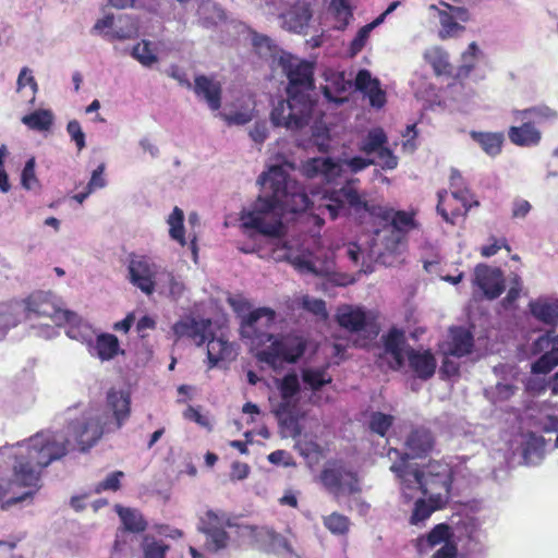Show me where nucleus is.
Instances as JSON below:
<instances>
[{"label": "nucleus", "instance_id": "f257e3e1", "mask_svg": "<svg viewBox=\"0 0 558 558\" xmlns=\"http://www.w3.org/2000/svg\"><path fill=\"white\" fill-rule=\"evenodd\" d=\"M258 182L262 185V193L251 209L242 211L241 225L244 229H254L269 236L272 246L271 257L277 262H288L302 272L318 274V270L311 252L304 246V239L283 233V211L310 210L318 219L326 214L330 219H336L351 211L357 215H377L388 223L376 232V241L381 242L385 250L391 254L401 252L405 233L413 227L411 215L391 208L371 206L351 183L338 190L325 187L315 191L310 198L304 189L281 166L270 167L268 172L259 177Z\"/></svg>", "mask_w": 558, "mask_h": 558}, {"label": "nucleus", "instance_id": "f03ea898", "mask_svg": "<svg viewBox=\"0 0 558 558\" xmlns=\"http://www.w3.org/2000/svg\"><path fill=\"white\" fill-rule=\"evenodd\" d=\"M130 396L123 390L111 389L107 395V407L113 420L99 410H88L78 420L70 423L69 438L62 432L41 430L32 437L0 448V456L13 460L14 482L21 486L39 488L43 470L52 461L65 456L75 444L81 451L93 447L105 433L120 429L130 416Z\"/></svg>", "mask_w": 558, "mask_h": 558}, {"label": "nucleus", "instance_id": "7ed1b4c3", "mask_svg": "<svg viewBox=\"0 0 558 558\" xmlns=\"http://www.w3.org/2000/svg\"><path fill=\"white\" fill-rule=\"evenodd\" d=\"M279 66L288 78V99L279 100L274 106L271 122L287 130H301L308 124L314 107L313 64L290 53H282Z\"/></svg>", "mask_w": 558, "mask_h": 558}, {"label": "nucleus", "instance_id": "20e7f679", "mask_svg": "<svg viewBox=\"0 0 558 558\" xmlns=\"http://www.w3.org/2000/svg\"><path fill=\"white\" fill-rule=\"evenodd\" d=\"M276 320V312L269 307H259L241 317L240 332L251 347L260 349L256 356L274 371L284 364L296 362L304 353L305 342L298 336L276 337L270 332Z\"/></svg>", "mask_w": 558, "mask_h": 558}, {"label": "nucleus", "instance_id": "39448f33", "mask_svg": "<svg viewBox=\"0 0 558 558\" xmlns=\"http://www.w3.org/2000/svg\"><path fill=\"white\" fill-rule=\"evenodd\" d=\"M391 471L400 478L402 498L410 502L422 493L430 500L446 501L450 485L457 478L458 471L452 470L448 463L433 461L422 468L410 464L391 465Z\"/></svg>", "mask_w": 558, "mask_h": 558}, {"label": "nucleus", "instance_id": "423d86ee", "mask_svg": "<svg viewBox=\"0 0 558 558\" xmlns=\"http://www.w3.org/2000/svg\"><path fill=\"white\" fill-rule=\"evenodd\" d=\"M381 359L387 361L391 369H400L404 365L405 359H408L411 368L423 379L433 376L436 368L434 356L427 351L418 352L411 349L407 344L403 331L398 329H391L384 337Z\"/></svg>", "mask_w": 558, "mask_h": 558}, {"label": "nucleus", "instance_id": "0eeeda50", "mask_svg": "<svg viewBox=\"0 0 558 558\" xmlns=\"http://www.w3.org/2000/svg\"><path fill=\"white\" fill-rule=\"evenodd\" d=\"M371 165H376L375 159L355 156L342 161H333L331 158H311L302 166L303 174L308 179H319L331 183L345 171L357 173Z\"/></svg>", "mask_w": 558, "mask_h": 558}, {"label": "nucleus", "instance_id": "6e6552de", "mask_svg": "<svg viewBox=\"0 0 558 558\" xmlns=\"http://www.w3.org/2000/svg\"><path fill=\"white\" fill-rule=\"evenodd\" d=\"M281 401L274 408L279 422L288 427L295 428L301 412L298 408L301 392V380L295 373L287 374L277 380Z\"/></svg>", "mask_w": 558, "mask_h": 558}, {"label": "nucleus", "instance_id": "1a4fd4ad", "mask_svg": "<svg viewBox=\"0 0 558 558\" xmlns=\"http://www.w3.org/2000/svg\"><path fill=\"white\" fill-rule=\"evenodd\" d=\"M359 150L366 156H374L375 162L383 170H393L399 165V158L389 147L386 132L381 128H373L361 137Z\"/></svg>", "mask_w": 558, "mask_h": 558}, {"label": "nucleus", "instance_id": "9d476101", "mask_svg": "<svg viewBox=\"0 0 558 558\" xmlns=\"http://www.w3.org/2000/svg\"><path fill=\"white\" fill-rule=\"evenodd\" d=\"M22 303L26 319L46 317L57 325L63 324V320L76 319L75 313L59 308L51 300V295L46 292L33 293L22 300Z\"/></svg>", "mask_w": 558, "mask_h": 558}, {"label": "nucleus", "instance_id": "9b49d317", "mask_svg": "<svg viewBox=\"0 0 558 558\" xmlns=\"http://www.w3.org/2000/svg\"><path fill=\"white\" fill-rule=\"evenodd\" d=\"M323 485L335 496H343L361 490L356 473L340 462L328 463L322 472Z\"/></svg>", "mask_w": 558, "mask_h": 558}, {"label": "nucleus", "instance_id": "f8f14e48", "mask_svg": "<svg viewBox=\"0 0 558 558\" xmlns=\"http://www.w3.org/2000/svg\"><path fill=\"white\" fill-rule=\"evenodd\" d=\"M337 322L350 332H363L376 336L378 330L372 312L353 305H341L337 311Z\"/></svg>", "mask_w": 558, "mask_h": 558}, {"label": "nucleus", "instance_id": "ddd939ff", "mask_svg": "<svg viewBox=\"0 0 558 558\" xmlns=\"http://www.w3.org/2000/svg\"><path fill=\"white\" fill-rule=\"evenodd\" d=\"M128 268L130 282L143 293L147 295L153 294L154 284L162 266L156 264L148 257L138 256L130 260Z\"/></svg>", "mask_w": 558, "mask_h": 558}, {"label": "nucleus", "instance_id": "4468645a", "mask_svg": "<svg viewBox=\"0 0 558 558\" xmlns=\"http://www.w3.org/2000/svg\"><path fill=\"white\" fill-rule=\"evenodd\" d=\"M444 9H439L435 4L428 7L429 11H435L438 14L440 31L439 37L446 39L460 35L464 31L462 23L469 21V12L461 7H452L447 3H441Z\"/></svg>", "mask_w": 558, "mask_h": 558}, {"label": "nucleus", "instance_id": "2eb2a0df", "mask_svg": "<svg viewBox=\"0 0 558 558\" xmlns=\"http://www.w3.org/2000/svg\"><path fill=\"white\" fill-rule=\"evenodd\" d=\"M532 351L534 354H542L541 357L532 364V372L535 374H547L558 365V335L548 331L541 336L534 343Z\"/></svg>", "mask_w": 558, "mask_h": 558}, {"label": "nucleus", "instance_id": "dca6fc26", "mask_svg": "<svg viewBox=\"0 0 558 558\" xmlns=\"http://www.w3.org/2000/svg\"><path fill=\"white\" fill-rule=\"evenodd\" d=\"M241 535L250 537L260 548L277 554L291 553V546L287 538L266 526L244 525Z\"/></svg>", "mask_w": 558, "mask_h": 558}, {"label": "nucleus", "instance_id": "f3484780", "mask_svg": "<svg viewBox=\"0 0 558 558\" xmlns=\"http://www.w3.org/2000/svg\"><path fill=\"white\" fill-rule=\"evenodd\" d=\"M225 515L220 517L214 511L206 512L199 529L206 534V545L208 549L218 551L228 546L229 536L225 531Z\"/></svg>", "mask_w": 558, "mask_h": 558}, {"label": "nucleus", "instance_id": "a211bd4d", "mask_svg": "<svg viewBox=\"0 0 558 558\" xmlns=\"http://www.w3.org/2000/svg\"><path fill=\"white\" fill-rule=\"evenodd\" d=\"M474 283L484 292V294L494 300L498 298L505 289L502 272L497 268L480 264L474 270Z\"/></svg>", "mask_w": 558, "mask_h": 558}, {"label": "nucleus", "instance_id": "6ab92c4d", "mask_svg": "<svg viewBox=\"0 0 558 558\" xmlns=\"http://www.w3.org/2000/svg\"><path fill=\"white\" fill-rule=\"evenodd\" d=\"M177 338L187 337L194 341L196 345H202L211 332V322L209 319L184 318L175 323L172 327Z\"/></svg>", "mask_w": 558, "mask_h": 558}, {"label": "nucleus", "instance_id": "aec40b11", "mask_svg": "<svg viewBox=\"0 0 558 558\" xmlns=\"http://www.w3.org/2000/svg\"><path fill=\"white\" fill-rule=\"evenodd\" d=\"M193 90L204 100L210 110L217 111L221 107V84L213 77L198 75L195 77Z\"/></svg>", "mask_w": 558, "mask_h": 558}, {"label": "nucleus", "instance_id": "412c9836", "mask_svg": "<svg viewBox=\"0 0 558 558\" xmlns=\"http://www.w3.org/2000/svg\"><path fill=\"white\" fill-rule=\"evenodd\" d=\"M325 84L320 86L325 98L335 104H342L347 98L342 96L350 87L351 80L345 78L344 73L327 70Z\"/></svg>", "mask_w": 558, "mask_h": 558}, {"label": "nucleus", "instance_id": "4be33fe9", "mask_svg": "<svg viewBox=\"0 0 558 558\" xmlns=\"http://www.w3.org/2000/svg\"><path fill=\"white\" fill-rule=\"evenodd\" d=\"M473 336L463 327H453L449 330L448 341L442 347L445 355L461 357L471 353Z\"/></svg>", "mask_w": 558, "mask_h": 558}, {"label": "nucleus", "instance_id": "5701e85b", "mask_svg": "<svg viewBox=\"0 0 558 558\" xmlns=\"http://www.w3.org/2000/svg\"><path fill=\"white\" fill-rule=\"evenodd\" d=\"M447 191H440L438 192V204H437V211L442 216V218L450 222L454 223V218L465 215L469 209L474 205L477 206V201H472V195L470 191L464 187H457L452 189L451 195L454 199L459 201L463 207V211L460 208H456L451 210V216L447 213V210L444 208V199L447 196Z\"/></svg>", "mask_w": 558, "mask_h": 558}, {"label": "nucleus", "instance_id": "b1692460", "mask_svg": "<svg viewBox=\"0 0 558 558\" xmlns=\"http://www.w3.org/2000/svg\"><path fill=\"white\" fill-rule=\"evenodd\" d=\"M92 356L98 357L100 361H110L124 351L120 347L119 339L112 333L96 335L88 348Z\"/></svg>", "mask_w": 558, "mask_h": 558}, {"label": "nucleus", "instance_id": "393cba45", "mask_svg": "<svg viewBox=\"0 0 558 558\" xmlns=\"http://www.w3.org/2000/svg\"><path fill=\"white\" fill-rule=\"evenodd\" d=\"M355 88L368 97L369 104L381 108L386 102V93L380 88L379 81L372 77L369 71L361 70L355 77Z\"/></svg>", "mask_w": 558, "mask_h": 558}, {"label": "nucleus", "instance_id": "a878e982", "mask_svg": "<svg viewBox=\"0 0 558 558\" xmlns=\"http://www.w3.org/2000/svg\"><path fill=\"white\" fill-rule=\"evenodd\" d=\"M236 356L234 344L221 337H211L207 344V359L209 367L218 365L219 362L232 361Z\"/></svg>", "mask_w": 558, "mask_h": 558}, {"label": "nucleus", "instance_id": "bb28decb", "mask_svg": "<svg viewBox=\"0 0 558 558\" xmlns=\"http://www.w3.org/2000/svg\"><path fill=\"white\" fill-rule=\"evenodd\" d=\"M185 290V286L179 276L162 267L154 284V292L158 291L173 300L180 299Z\"/></svg>", "mask_w": 558, "mask_h": 558}, {"label": "nucleus", "instance_id": "cd10ccee", "mask_svg": "<svg viewBox=\"0 0 558 558\" xmlns=\"http://www.w3.org/2000/svg\"><path fill=\"white\" fill-rule=\"evenodd\" d=\"M434 445L432 434L427 429L413 430L405 441V456L408 458H420L428 453Z\"/></svg>", "mask_w": 558, "mask_h": 558}, {"label": "nucleus", "instance_id": "c85d7f7f", "mask_svg": "<svg viewBox=\"0 0 558 558\" xmlns=\"http://www.w3.org/2000/svg\"><path fill=\"white\" fill-rule=\"evenodd\" d=\"M280 19L283 28L293 33H302L311 19V11L307 4L298 3L281 14Z\"/></svg>", "mask_w": 558, "mask_h": 558}, {"label": "nucleus", "instance_id": "c756f323", "mask_svg": "<svg viewBox=\"0 0 558 558\" xmlns=\"http://www.w3.org/2000/svg\"><path fill=\"white\" fill-rule=\"evenodd\" d=\"M138 34L140 25L136 17L129 14H122L117 17L113 31L108 32V40H131L137 38Z\"/></svg>", "mask_w": 558, "mask_h": 558}, {"label": "nucleus", "instance_id": "7c9ffc66", "mask_svg": "<svg viewBox=\"0 0 558 558\" xmlns=\"http://www.w3.org/2000/svg\"><path fill=\"white\" fill-rule=\"evenodd\" d=\"M301 377L304 390L318 391L323 386L330 384L331 375L327 366H307L301 369Z\"/></svg>", "mask_w": 558, "mask_h": 558}, {"label": "nucleus", "instance_id": "2f4dec72", "mask_svg": "<svg viewBox=\"0 0 558 558\" xmlns=\"http://www.w3.org/2000/svg\"><path fill=\"white\" fill-rule=\"evenodd\" d=\"M530 310L537 320L558 326V300L537 299L530 303Z\"/></svg>", "mask_w": 558, "mask_h": 558}, {"label": "nucleus", "instance_id": "473e14b6", "mask_svg": "<svg viewBox=\"0 0 558 558\" xmlns=\"http://www.w3.org/2000/svg\"><path fill=\"white\" fill-rule=\"evenodd\" d=\"M197 15L204 27H214L227 20L221 5L213 0H202L198 4Z\"/></svg>", "mask_w": 558, "mask_h": 558}, {"label": "nucleus", "instance_id": "72a5a7b5", "mask_svg": "<svg viewBox=\"0 0 558 558\" xmlns=\"http://www.w3.org/2000/svg\"><path fill=\"white\" fill-rule=\"evenodd\" d=\"M548 441H551V438L546 439L544 436L535 433L529 434L523 444V458L525 462L527 464L537 463L543 458Z\"/></svg>", "mask_w": 558, "mask_h": 558}, {"label": "nucleus", "instance_id": "f704fd0d", "mask_svg": "<svg viewBox=\"0 0 558 558\" xmlns=\"http://www.w3.org/2000/svg\"><path fill=\"white\" fill-rule=\"evenodd\" d=\"M470 136L489 156L500 154L505 136L501 132H476L472 131Z\"/></svg>", "mask_w": 558, "mask_h": 558}, {"label": "nucleus", "instance_id": "c9c22d12", "mask_svg": "<svg viewBox=\"0 0 558 558\" xmlns=\"http://www.w3.org/2000/svg\"><path fill=\"white\" fill-rule=\"evenodd\" d=\"M509 140L518 146H534L541 141V133L531 123L521 126H511L508 132Z\"/></svg>", "mask_w": 558, "mask_h": 558}, {"label": "nucleus", "instance_id": "e433bc0d", "mask_svg": "<svg viewBox=\"0 0 558 558\" xmlns=\"http://www.w3.org/2000/svg\"><path fill=\"white\" fill-rule=\"evenodd\" d=\"M63 323L69 325L65 331L68 337L86 344L87 349L89 345H92V341L94 340L96 333L89 324L82 320L77 315L76 319L63 320Z\"/></svg>", "mask_w": 558, "mask_h": 558}, {"label": "nucleus", "instance_id": "4c0bfd02", "mask_svg": "<svg viewBox=\"0 0 558 558\" xmlns=\"http://www.w3.org/2000/svg\"><path fill=\"white\" fill-rule=\"evenodd\" d=\"M424 59L432 65L436 75H448L451 73L448 54L439 47L428 48L424 52Z\"/></svg>", "mask_w": 558, "mask_h": 558}, {"label": "nucleus", "instance_id": "58836bf2", "mask_svg": "<svg viewBox=\"0 0 558 558\" xmlns=\"http://www.w3.org/2000/svg\"><path fill=\"white\" fill-rule=\"evenodd\" d=\"M53 113L48 109H39L22 118V123L31 130L48 131L53 124Z\"/></svg>", "mask_w": 558, "mask_h": 558}, {"label": "nucleus", "instance_id": "ea45409f", "mask_svg": "<svg viewBox=\"0 0 558 558\" xmlns=\"http://www.w3.org/2000/svg\"><path fill=\"white\" fill-rule=\"evenodd\" d=\"M131 56L144 68H151L159 61L157 53L153 49L151 41L147 39H143L133 46Z\"/></svg>", "mask_w": 558, "mask_h": 558}, {"label": "nucleus", "instance_id": "a19ab883", "mask_svg": "<svg viewBox=\"0 0 558 558\" xmlns=\"http://www.w3.org/2000/svg\"><path fill=\"white\" fill-rule=\"evenodd\" d=\"M445 501H435L428 498L426 502L423 498H417L414 504L413 512L410 517V523L412 525H418L427 520L432 513L439 509Z\"/></svg>", "mask_w": 558, "mask_h": 558}, {"label": "nucleus", "instance_id": "79ce46f5", "mask_svg": "<svg viewBox=\"0 0 558 558\" xmlns=\"http://www.w3.org/2000/svg\"><path fill=\"white\" fill-rule=\"evenodd\" d=\"M117 512L128 531L142 532L145 530L146 522L137 510L117 506Z\"/></svg>", "mask_w": 558, "mask_h": 558}, {"label": "nucleus", "instance_id": "37998d69", "mask_svg": "<svg viewBox=\"0 0 558 558\" xmlns=\"http://www.w3.org/2000/svg\"><path fill=\"white\" fill-rule=\"evenodd\" d=\"M0 315L7 323V327L13 328L25 318L24 305L22 301H15L7 304H0Z\"/></svg>", "mask_w": 558, "mask_h": 558}, {"label": "nucleus", "instance_id": "c03bdc74", "mask_svg": "<svg viewBox=\"0 0 558 558\" xmlns=\"http://www.w3.org/2000/svg\"><path fill=\"white\" fill-rule=\"evenodd\" d=\"M36 160L34 157H31L21 173V185L24 190L31 191L34 193H38L41 189V184L39 179L35 172Z\"/></svg>", "mask_w": 558, "mask_h": 558}, {"label": "nucleus", "instance_id": "a18cd8bd", "mask_svg": "<svg viewBox=\"0 0 558 558\" xmlns=\"http://www.w3.org/2000/svg\"><path fill=\"white\" fill-rule=\"evenodd\" d=\"M183 220L184 214L179 207H174L167 219L171 239L178 241L181 245L185 244Z\"/></svg>", "mask_w": 558, "mask_h": 558}, {"label": "nucleus", "instance_id": "49530a36", "mask_svg": "<svg viewBox=\"0 0 558 558\" xmlns=\"http://www.w3.org/2000/svg\"><path fill=\"white\" fill-rule=\"evenodd\" d=\"M26 86H29L32 89L31 104H34L36 93L38 92V84L33 75V71L24 66L21 69L16 80V92H22Z\"/></svg>", "mask_w": 558, "mask_h": 558}, {"label": "nucleus", "instance_id": "de8ad7c7", "mask_svg": "<svg viewBox=\"0 0 558 558\" xmlns=\"http://www.w3.org/2000/svg\"><path fill=\"white\" fill-rule=\"evenodd\" d=\"M514 390L515 388L509 383H497L494 387L485 389V395L493 402L506 401Z\"/></svg>", "mask_w": 558, "mask_h": 558}, {"label": "nucleus", "instance_id": "09e8293b", "mask_svg": "<svg viewBox=\"0 0 558 558\" xmlns=\"http://www.w3.org/2000/svg\"><path fill=\"white\" fill-rule=\"evenodd\" d=\"M329 10L340 23L339 28L348 25L349 19L352 16L348 0H331Z\"/></svg>", "mask_w": 558, "mask_h": 558}, {"label": "nucleus", "instance_id": "8fccbe9b", "mask_svg": "<svg viewBox=\"0 0 558 558\" xmlns=\"http://www.w3.org/2000/svg\"><path fill=\"white\" fill-rule=\"evenodd\" d=\"M393 422V417L381 412H374L369 418V428L372 432L385 436Z\"/></svg>", "mask_w": 558, "mask_h": 558}, {"label": "nucleus", "instance_id": "3c124183", "mask_svg": "<svg viewBox=\"0 0 558 558\" xmlns=\"http://www.w3.org/2000/svg\"><path fill=\"white\" fill-rule=\"evenodd\" d=\"M480 54L481 50L476 43H471L461 56L462 64L460 71L468 74L475 66Z\"/></svg>", "mask_w": 558, "mask_h": 558}, {"label": "nucleus", "instance_id": "603ef678", "mask_svg": "<svg viewBox=\"0 0 558 558\" xmlns=\"http://www.w3.org/2000/svg\"><path fill=\"white\" fill-rule=\"evenodd\" d=\"M123 476L124 474L121 471H116L108 474L105 480L96 484L95 492L97 494L106 490L117 492L120 488V480Z\"/></svg>", "mask_w": 558, "mask_h": 558}, {"label": "nucleus", "instance_id": "864d4df0", "mask_svg": "<svg viewBox=\"0 0 558 558\" xmlns=\"http://www.w3.org/2000/svg\"><path fill=\"white\" fill-rule=\"evenodd\" d=\"M325 526L335 534H343L348 531L349 521L344 515L332 513L325 519Z\"/></svg>", "mask_w": 558, "mask_h": 558}, {"label": "nucleus", "instance_id": "5fc2aeb1", "mask_svg": "<svg viewBox=\"0 0 558 558\" xmlns=\"http://www.w3.org/2000/svg\"><path fill=\"white\" fill-rule=\"evenodd\" d=\"M66 132L71 140L75 142L78 150H82L86 146L85 133L83 132L82 126L77 120L69 121L66 125Z\"/></svg>", "mask_w": 558, "mask_h": 558}, {"label": "nucleus", "instance_id": "6e6d98bb", "mask_svg": "<svg viewBox=\"0 0 558 558\" xmlns=\"http://www.w3.org/2000/svg\"><path fill=\"white\" fill-rule=\"evenodd\" d=\"M522 119L533 118L541 122L556 118V112L548 107H533L521 112Z\"/></svg>", "mask_w": 558, "mask_h": 558}, {"label": "nucleus", "instance_id": "4d7b16f0", "mask_svg": "<svg viewBox=\"0 0 558 558\" xmlns=\"http://www.w3.org/2000/svg\"><path fill=\"white\" fill-rule=\"evenodd\" d=\"M168 546L162 542L149 541L145 538L144 554L145 558H165Z\"/></svg>", "mask_w": 558, "mask_h": 558}, {"label": "nucleus", "instance_id": "13d9d810", "mask_svg": "<svg viewBox=\"0 0 558 558\" xmlns=\"http://www.w3.org/2000/svg\"><path fill=\"white\" fill-rule=\"evenodd\" d=\"M313 145L317 146L319 150H326L328 148L329 132L326 126L316 124L312 128V140Z\"/></svg>", "mask_w": 558, "mask_h": 558}, {"label": "nucleus", "instance_id": "bf43d9fd", "mask_svg": "<svg viewBox=\"0 0 558 558\" xmlns=\"http://www.w3.org/2000/svg\"><path fill=\"white\" fill-rule=\"evenodd\" d=\"M116 20L117 17H114L112 14H107L96 21L92 32L104 36L108 40V32L113 31L116 26Z\"/></svg>", "mask_w": 558, "mask_h": 558}, {"label": "nucleus", "instance_id": "052dcab7", "mask_svg": "<svg viewBox=\"0 0 558 558\" xmlns=\"http://www.w3.org/2000/svg\"><path fill=\"white\" fill-rule=\"evenodd\" d=\"M105 165L100 163L93 172L90 180L88 181L86 189L89 192H95L96 190L104 189L107 185V180L104 177Z\"/></svg>", "mask_w": 558, "mask_h": 558}, {"label": "nucleus", "instance_id": "680f3d73", "mask_svg": "<svg viewBox=\"0 0 558 558\" xmlns=\"http://www.w3.org/2000/svg\"><path fill=\"white\" fill-rule=\"evenodd\" d=\"M371 32V26L367 25H364L362 28H360L356 36L351 43L350 50L352 56L359 53L364 48L368 40Z\"/></svg>", "mask_w": 558, "mask_h": 558}, {"label": "nucleus", "instance_id": "e2e57ef3", "mask_svg": "<svg viewBox=\"0 0 558 558\" xmlns=\"http://www.w3.org/2000/svg\"><path fill=\"white\" fill-rule=\"evenodd\" d=\"M166 73L169 77L175 80L181 86L186 88H192V84L187 77L186 72L181 69L179 65L172 64L167 70Z\"/></svg>", "mask_w": 558, "mask_h": 558}, {"label": "nucleus", "instance_id": "0e129e2a", "mask_svg": "<svg viewBox=\"0 0 558 558\" xmlns=\"http://www.w3.org/2000/svg\"><path fill=\"white\" fill-rule=\"evenodd\" d=\"M532 205L522 198H515L512 202L511 216L513 219H523L531 211Z\"/></svg>", "mask_w": 558, "mask_h": 558}, {"label": "nucleus", "instance_id": "69168bd1", "mask_svg": "<svg viewBox=\"0 0 558 558\" xmlns=\"http://www.w3.org/2000/svg\"><path fill=\"white\" fill-rule=\"evenodd\" d=\"M303 307L315 315L324 316L326 314V305L323 300L305 296L303 299Z\"/></svg>", "mask_w": 558, "mask_h": 558}, {"label": "nucleus", "instance_id": "338daca9", "mask_svg": "<svg viewBox=\"0 0 558 558\" xmlns=\"http://www.w3.org/2000/svg\"><path fill=\"white\" fill-rule=\"evenodd\" d=\"M539 429L553 434L558 432V416L556 415H544L538 418Z\"/></svg>", "mask_w": 558, "mask_h": 558}, {"label": "nucleus", "instance_id": "774afa93", "mask_svg": "<svg viewBox=\"0 0 558 558\" xmlns=\"http://www.w3.org/2000/svg\"><path fill=\"white\" fill-rule=\"evenodd\" d=\"M219 116L228 124L244 125L252 120V116L248 112H235L233 114L219 113Z\"/></svg>", "mask_w": 558, "mask_h": 558}]
</instances>
